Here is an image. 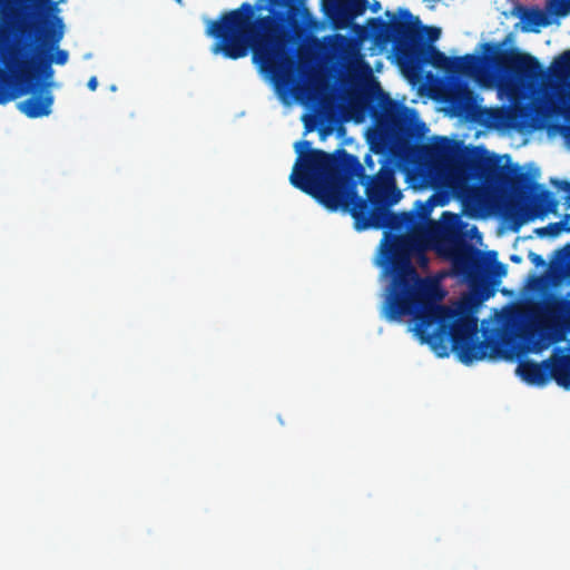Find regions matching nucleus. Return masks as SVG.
Segmentation results:
<instances>
[{"mask_svg": "<svg viewBox=\"0 0 570 570\" xmlns=\"http://www.w3.org/2000/svg\"><path fill=\"white\" fill-rule=\"evenodd\" d=\"M296 161L289 183L312 196L325 208L348 213L356 230L386 229L381 242L380 265L391 275V286L384 302V316L400 321L412 316L414 332L439 356L449 355V343L460 362L470 365L497 351V345L478 341V318L466 302L455 307L440 305L439 285L422 278L412 264V255L421 247L413 212L394 213L392 206L366 212L367 202L358 196L363 177L358 158L344 148L333 153L312 148V142L295 144Z\"/></svg>", "mask_w": 570, "mask_h": 570, "instance_id": "obj_1", "label": "nucleus"}, {"mask_svg": "<svg viewBox=\"0 0 570 570\" xmlns=\"http://www.w3.org/2000/svg\"><path fill=\"white\" fill-rule=\"evenodd\" d=\"M371 100L374 129L368 141L371 150L380 154L382 159L376 174L365 176L363 173L358 181L365 186L366 212L394 206L401 200L402 191L396 185L395 169L387 164L386 153L395 146L419 138L426 130L425 124L417 120L414 109L393 100L380 86L372 92Z\"/></svg>", "mask_w": 570, "mask_h": 570, "instance_id": "obj_2", "label": "nucleus"}, {"mask_svg": "<svg viewBox=\"0 0 570 570\" xmlns=\"http://www.w3.org/2000/svg\"><path fill=\"white\" fill-rule=\"evenodd\" d=\"M484 51L492 63L517 85L527 88L542 85V107L550 116L562 117L567 121L559 130L570 145V50L557 56L547 70L534 56L518 49L485 43Z\"/></svg>", "mask_w": 570, "mask_h": 570, "instance_id": "obj_3", "label": "nucleus"}, {"mask_svg": "<svg viewBox=\"0 0 570 570\" xmlns=\"http://www.w3.org/2000/svg\"><path fill=\"white\" fill-rule=\"evenodd\" d=\"M481 147H465L448 137H436L428 147L430 160L442 166L462 165L475 170L484 181L509 188L512 193L525 196L532 188L531 202L540 214L554 213L559 205L550 190L539 184H531L528 173L518 165L501 163L498 156L481 157Z\"/></svg>", "mask_w": 570, "mask_h": 570, "instance_id": "obj_4", "label": "nucleus"}, {"mask_svg": "<svg viewBox=\"0 0 570 570\" xmlns=\"http://www.w3.org/2000/svg\"><path fill=\"white\" fill-rule=\"evenodd\" d=\"M3 67H0V97H8L3 102L13 99L10 89L13 85L36 87L41 79L48 80L53 76L52 60L46 59L43 50L30 57L21 48H10L8 55L2 58Z\"/></svg>", "mask_w": 570, "mask_h": 570, "instance_id": "obj_5", "label": "nucleus"}, {"mask_svg": "<svg viewBox=\"0 0 570 570\" xmlns=\"http://www.w3.org/2000/svg\"><path fill=\"white\" fill-rule=\"evenodd\" d=\"M392 26L399 33V52H395V56L404 73H416L425 65L452 73L453 58L432 45L421 43L417 22L414 26L406 22H396Z\"/></svg>", "mask_w": 570, "mask_h": 570, "instance_id": "obj_6", "label": "nucleus"}, {"mask_svg": "<svg viewBox=\"0 0 570 570\" xmlns=\"http://www.w3.org/2000/svg\"><path fill=\"white\" fill-rule=\"evenodd\" d=\"M58 3L53 0H31L29 29L36 41L43 50L46 59L52 63L63 66L69 55L60 49L59 43L65 36V23L59 17Z\"/></svg>", "mask_w": 570, "mask_h": 570, "instance_id": "obj_7", "label": "nucleus"}, {"mask_svg": "<svg viewBox=\"0 0 570 570\" xmlns=\"http://www.w3.org/2000/svg\"><path fill=\"white\" fill-rule=\"evenodd\" d=\"M438 250L452 263L453 271L471 282L480 278L487 266L484 254L470 244L456 227H445L438 240Z\"/></svg>", "mask_w": 570, "mask_h": 570, "instance_id": "obj_8", "label": "nucleus"}, {"mask_svg": "<svg viewBox=\"0 0 570 570\" xmlns=\"http://www.w3.org/2000/svg\"><path fill=\"white\" fill-rule=\"evenodd\" d=\"M399 18L395 17L390 10L385 11V16L390 18L389 21L382 18H370L367 20V28L370 35L375 41L381 43L393 42L395 52H399V33L396 28L392 26L396 22H406L409 26H414L417 22V30L421 35V43H425L424 39L430 42H434L441 35L440 28L432 26H423L419 17L413 16L407 9H399Z\"/></svg>", "mask_w": 570, "mask_h": 570, "instance_id": "obj_9", "label": "nucleus"}, {"mask_svg": "<svg viewBox=\"0 0 570 570\" xmlns=\"http://www.w3.org/2000/svg\"><path fill=\"white\" fill-rule=\"evenodd\" d=\"M368 4V0H321V10L335 30H343L363 16Z\"/></svg>", "mask_w": 570, "mask_h": 570, "instance_id": "obj_10", "label": "nucleus"}, {"mask_svg": "<svg viewBox=\"0 0 570 570\" xmlns=\"http://www.w3.org/2000/svg\"><path fill=\"white\" fill-rule=\"evenodd\" d=\"M550 380L564 390H570V351L554 347L547 358Z\"/></svg>", "mask_w": 570, "mask_h": 570, "instance_id": "obj_11", "label": "nucleus"}, {"mask_svg": "<svg viewBox=\"0 0 570 570\" xmlns=\"http://www.w3.org/2000/svg\"><path fill=\"white\" fill-rule=\"evenodd\" d=\"M515 372L530 385L544 386L550 382L547 360L540 363L532 360L520 361Z\"/></svg>", "mask_w": 570, "mask_h": 570, "instance_id": "obj_12", "label": "nucleus"}, {"mask_svg": "<svg viewBox=\"0 0 570 570\" xmlns=\"http://www.w3.org/2000/svg\"><path fill=\"white\" fill-rule=\"evenodd\" d=\"M53 96L47 92L45 96L33 95L20 102L19 109L29 118H40L51 114Z\"/></svg>", "mask_w": 570, "mask_h": 570, "instance_id": "obj_13", "label": "nucleus"}, {"mask_svg": "<svg viewBox=\"0 0 570 570\" xmlns=\"http://www.w3.org/2000/svg\"><path fill=\"white\" fill-rule=\"evenodd\" d=\"M444 204H445V200L436 194L431 195L430 198L425 202L416 200L414 203V207L411 212L414 213V217L417 220L416 233H417L420 239H421V235H422V226L429 219L433 208L435 206H443Z\"/></svg>", "mask_w": 570, "mask_h": 570, "instance_id": "obj_14", "label": "nucleus"}, {"mask_svg": "<svg viewBox=\"0 0 570 570\" xmlns=\"http://www.w3.org/2000/svg\"><path fill=\"white\" fill-rule=\"evenodd\" d=\"M520 18L525 24L523 31L538 32L539 27H547L550 23L547 14L538 8L523 9Z\"/></svg>", "mask_w": 570, "mask_h": 570, "instance_id": "obj_15", "label": "nucleus"}, {"mask_svg": "<svg viewBox=\"0 0 570 570\" xmlns=\"http://www.w3.org/2000/svg\"><path fill=\"white\" fill-rule=\"evenodd\" d=\"M481 65L480 56L468 53L462 57L453 58L452 73L456 72L464 76H472L475 73Z\"/></svg>", "mask_w": 570, "mask_h": 570, "instance_id": "obj_16", "label": "nucleus"}, {"mask_svg": "<svg viewBox=\"0 0 570 570\" xmlns=\"http://www.w3.org/2000/svg\"><path fill=\"white\" fill-rule=\"evenodd\" d=\"M551 184L556 186L558 189L568 191L569 194L564 197L567 203H570V181L552 179Z\"/></svg>", "mask_w": 570, "mask_h": 570, "instance_id": "obj_17", "label": "nucleus"}, {"mask_svg": "<svg viewBox=\"0 0 570 570\" xmlns=\"http://www.w3.org/2000/svg\"><path fill=\"white\" fill-rule=\"evenodd\" d=\"M569 11H570V2H569V1H567V0H560V1L558 2V7L556 8V11H554V12H556L558 16H566V14H568V13H569Z\"/></svg>", "mask_w": 570, "mask_h": 570, "instance_id": "obj_18", "label": "nucleus"}, {"mask_svg": "<svg viewBox=\"0 0 570 570\" xmlns=\"http://www.w3.org/2000/svg\"><path fill=\"white\" fill-rule=\"evenodd\" d=\"M564 250H566V253H564L562 269H563V274L567 277H570V245Z\"/></svg>", "mask_w": 570, "mask_h": 570, "instance_id": "obj_19", "label": "nucleus"}, {"mask_svg": "<svg viewBox=\"0 0 570 570\" xmlns=\"http://www.w3.org/2000/svg\"><path fill=\"white\" fill-rule=\"evenodd\" d=\"M87 87L89 88V90L95 91V90L97 89V87H98V80H97V77L92 76V77L88 80Z\"/></svg>", "mask_w": 570, "mask_h": 570, "instance_id": "obj_20", "label": "nucleus"}, {"mask_svg": "<svg viewBox=\"0 0 570 570\" xmlns=\"http://www.w3.org/2000/svg\"><path fill=\"white\" fill-rule=\"evenodd\" d=\"M505 272H507V266L504 264L498 263L495 265L497 275H499V276L505 275Z\"/></svg>", "mask_w": 570, "mask_h": 570, "instance_id": "obj_21", "label": "nucleus"}, {"mask_svg": "<svg viewBox=\"0 0 570 570\" xmlns=\"http://www.w3.org/2000/svg\"><path fill=\"white\" fill-rule=\"evenodd\" d=\"M530 258L533 263H535L537 265H541V264H544V261L542 259V257L540 255H537V254H533L531 253L530 254Z\"/></svg>", "mask_w": 570, "mask_h": 570, "instance_id": "obj_22", "label": "nucleus"}, {"mask_svg": "<svg viewBox=\"0 0 570 570\" xmlns=\"http://www.w3.org/2000/svg\"><path fill=\"white\" fill-rule=\"evenodd\" d=\"M364 163L366 165V167H368L370 169H373L374 168V160H373V157L371 155H366L364 157Z\"/></svg>", "mask_w": 570, "mask_h": 570, "instance_id": "obj_23", "label": "nucleus"}, {"mask_svg": "<svg viewBox=\"0 0 570 570\" xmlns=\"http://www.w3.org/2000/svg\"><path fill=\"white\" fill-rule=\"evenodd\" d=\"M381 9V3L379 1H375L372 7H371V10L373 12H377L379 10Z\"/></svg>", "mask_w": 570, "mask_h": 570, "instance_id": "obj_24", "label": "nucleus"}, {"mask_svg": "<svg viewBox=\"0 0 570 570\" xmlns=\"http://www.w3.org/2000/svg\"><path fill=\"white\" fill-rule=\"evenodd\" d=\"M525 114H528V110L525 108H520V115L524 116Z\"/></svg>", "mask_w": 570, "mask_h": 570, "instance_id": "obj_25", "label": "nucleus"}, {"mask_svg": "<svg viewBox=\"0 0 570 570\" xmlns=\"http://www.w3.org/2000/svg\"><path fill=\"white\" fill-rule=\"evenodd\" d=\"M305 127H306V131H311V130H313V127H312V126H309L307 122H306Z\"/></svg>", "mask_w": 570, "mask_h": 570, "instance_id": "obj_26", "label": "nucleus"}, {"mask_svg": "<svg viewBox=\"0 0 570 570\" xmlns=\"http://www.w3.org/2000/svg\"><path fill=\"white\" fill-rule=\"evenodd\" d=\"M8 99V97H0V104L4 102Z\"/></svg>", "mask_w": 570, "mask_h": 570, "instance_id": "obj_27", "label": "nucleus"}, {"mask_svg": "<svg viewBox=\"0 0 570 570\" xmlns=\"http://www.w3.org/2000/svg\"><path fill=\"white\" fill-rule=\"evenodd\" d=\"M489 255H491L494 259L497 257V253L495 252H490Z\"/></svg>", "mask_w": 570, "mask_h": 570, "instance_id": "obj_28", "label": "nucleus"}, {"mask_svg": "<svg viewBox=\"0 0 570 570\" xmlns=\"http://www.w3.org/2000/svg\"><path fill=\"white\" fill-rule=\"evenodd\" d=\"M443 216H451L452 218H454V216L448 212H444Z\"/></svg>", "mask_w": 570, "mask_h": 570, "instance_id": "obj_29", "label": "nucleus"}, {"mask_svg": "<svg viewBox=\"0 0 570 570\" xmlns=\"http://www.w3.org/2000/svg\"><path fill=\"white\" fill-rule=\"evenodd\" d=\"M524 219L522 218V215L520 214V226L523 224Z\"/></svg>", "mask_w": 570, "mask_h": 570, "instance_id": "obj_30", "label": "nucleus"}, {"mask_svg": "<svg viewBox=\"0 0 570 570\" xmlns=\"http://www.w3.org/2000/svg\"><path fill=\"white\" fill-rule=\"evenodd\" d=\"M177 3L181 4L183 0H175Z\"/></svg>", "mask_w": 570, "mask_h": 570, "instance_id": "obj_31", "label": "nucleus"}]
</instances>
